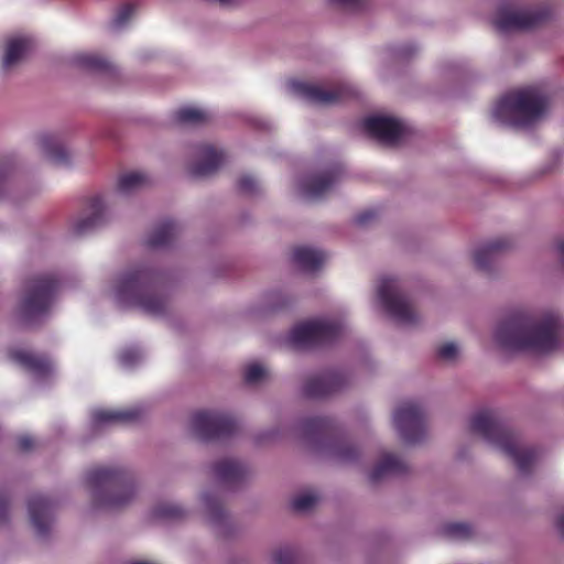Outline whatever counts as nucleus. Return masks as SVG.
Listing matches in <instances>:
<instances>
[{"label": "nucleus", "mask_w": 564, "mask_h": 564, "mask_svg": "<svg viewBox=\"0 0 564 564\" xmlns=\"http://www.w3.org/2000/svg\"><path fill=\"white\" fill-rule=\"evenodd\" d=\"M30 42L25 39H13L7 44L2 59V69L8 70L14 66L26 53Z\"/></svg>", "instance_id": "nucleus-26"}, {"label": "nucleus", "mask_w": 564, "mask_h": 564, "mask_svg": "<svg viewBox=\"0 0 564 564\" xmlns=\"http://www.w3.org/2000/svg\"><path fill=\"white\" fill-rule=\"evenodd\" d=\"M212 508H213V521L217 522L218 520H220L224 517V512L218 507H215V508L212 507Z\"/></svg>", "instance_id": "nucleus-46"}, {"label": "nucleus", "mask_w": 564, "mask_h": 564, "mask_svg": "<svg viewBox=\"0 0 564 564\" xmlns=\"http://www.w3.org/2000/svg\"><path fill=\"white\" fill-rule=\"evenodd\" d=\"M535 460H525V459H522V460H517V470L519 473H522V474H525L529 471V469L531 468V465L534 463Z\"/></svg>", "instance_id": "nucleus-44"}, {"label": "nucleus", "mask_w": 564, "mask_h": 564, "mask_svg": "<svg viewBox=\"0 0 564 564\" xmlns=\"http://www.w3.org/2000/svg\"><path fill=\"white\" fill-rule=\"evenodd\" d=\"M377 216L378 214L373 209L364 210L355 217V224L359 226H367L371 221H373L377 218Z\"/></svg>", "instance_id": "nucleus-39"}, {"label": "nucleus", "mask_w": 564, "mask_h": 564, "mask_svg": "<svg viewBox=\"0 0 564 564\" xmlns=\"http://www.w3.org/2000/svg\"><path fill=\"white\" fill-rule=\"evenodd\" d=\"M87 484L94 500L104 507L117 508L134 495L129 479L119 471L98 469L88 474Z\"/></svg>", "instance_id": "nucleus-5"}, {"label": "nucleus", "mask_w": 564, "mask_h": 564, "mask_svg": "<svg viewBox=\"0 0 564 564\" xmlns=\"http://www.w3.org/2000/svg\"><path fill=\"white\" fill-rule=\"evenodd\" d=\"M345 382L343 373L327 370L317 376L310 377L303 386V393L307 398H324L339 391Z\"/></svg>", "instance_id": "nucleus-14"}, {"label": "nucleus", "mask_w": 564, "mask_h": 564, "mask_svg": "<svg viewBox=\"0 0 564 564\" xmlns=\"http://www.w3.org/2000/svg\"><path fill=\"white\" fill-rule=\"evenodd\" d=\"M469 430L489 445L498 447L509 458H535V453L521 445L497 411L485 409L474 413L469 420Z\"/></svg>", "instance_id": "nucleus-4"}, {"label": "nucleus", "mask_w": 564, "mask_h": 564, "mask_svg": "<svg viewBox=\"0 0 564 564\" xmlns=\"http://www.w3.org/2000/svg\"><path fill=\"white\" fill-rule=\"evenodd\" d=\"M338 167L312 175L302 182V192L308 199L321 198L338 181Z\"/></svg>", "instance_id": "nucleus-20"}, {"label": "nucleus", "mask_w": 564, "mask_h": 564, "mask_svg": "<svg viewBox=\"0 0 564 564\" xmlns=\"http://www.w3.org/2000/svg\"><path fill=\"white\" fill-rule=\"evenodd\" d=\"M58 290V281L52 274L32 278L20 304V314L25 324H32L50 311Z\"/></svg>", "instance_id": "nucleus-6"}, {"label": "nucleus", "mask_w": 564, "mask_h": 564, "mask_svg": "<svg viewBox=\"0 0 564 564\" xmlns=\"http://www.w3.org/2000/svg\"><path fill=\"white\" fill-rule=\"evenodd\" d=\"M445 530L449 536L456 539L468 538L471 532L470 527L466 523H449Z\"/></svg>", "instance_id": "nucleus-35"}, {"label": "nucleus", "mask_w": 564, "mask_h": 564, "mask_svg": "<svg viewBox=\"0 0 564 564\" xmlns=\"http://www.w3.org/2000/svg\"><path fill=\"white\" fill-rule=\"evenodd\" d=\"M563 334L564 325L556 313L531 315L516 312L500 322L495 339L503 349L546 354L558 347Z\"/></svg>", "instance_id": "nucleus-1"}, {"label": "nucleus", "mask_w": 564, "mask_h": 564, "mask_svg": "<svg viewBox=\"0 0 564 564\" xmlns=\"http://www.w3.org/2000/svg\"><path fill=\"white\" fill-rule=\"evenodd\" d=\"M221 6H232L237 0H217Z\"/></svg>", "instance_id": "nucleus-50"}, {"label": "nucleus", "mask_w": 564, "mask_h": 564, "mask_svg": "<svg viewBox=\"0 0 564 564\" xmlns=\"http://www.w3.org/2000/svg\"><path fill=\"white\" fill-rule=\"evenodd\" d=\"M511 247L509 238H497L489 241L474 252V263L476 268L484 272H489L497 257Z\"/></svg>", "instance_id": "nucleus-22"}, {"label": "nucleus", "mask_w": 564, "mask_h": 564, "mask_svg": "<svg viewBox=\"0 0 564 564\" xmlns=\"http://www.w3.org/2000/svg\"><path fill=\"white\" fill-rule=\"evenodd\" d=\"M547 102V97L540 89L527 87L501 97L494 109V117L512 127H529L544 115Z\"/></svg>", "instance_id": "nucleus-3"}, {"label": "nucleus", "mask_w": 564, "mask_h": 564, "mask_svg": "<svg viewBox=\"0 0 564 564\" xmlns=\"http://www.w3.org/2000/svg\"><path fill=\"white\" fill-rule=\"evenodd\" d=\"M180 232L178 225L171 220L160 223L149 235L147 246L150 248L166 247L173 242Z\"/></svg>", "instance_id": "nucleus-24"}, {"label": "nucleus", "mask_w": 564, "mask_h": 564, "mask_svg": "<svg viewBox=\"0 0 564 564\" xmlns=\"http://www.w3.org/2000/svg\"><path fill=\"white\" fill-rule=\"evenodd\" d=\"M7 175V169H0V188L2 187Z\"/></svg>", "instance_id": "nucleus-47"}, {"label": "nucleus", "mask_w": 564, "mask_h": 564, "mask_svg": "<svg viewBox=\"0 0 564 564\" xmlns=\"http://www.w3.org/2000/svg\"><path fill=\"white\" fill-rule=\"evenodd\" d=\"M138 7L139 0H124V2L119 6L117 13L112 19V26L117 29L123 26L130 20Z\"/></svg>", "instance_id": "nucleus-32"}, {"label": "nucleus", "mask_w": 564, "mask_h": 564, "mask_svg": "<svg viewBox=\"0 0 564 564\" xmlns=\"http://www.w3.org/2000/svg\"><path fill=\"white\" fill-rule=\"evenodd\" d=\"M378 297L384 310L399 323L412 325L417 322V314L406 296L400 291L399 281L382 279L378 288Z\"/></svg>", "instance_id": "nucleus-9"}, {"label": "nucleus", "mask_w": 564, "mask_h": 564, "mask_svg": "<svg viewBox=\"0 0 564 564\" xmlns=\"http://www.w3.org/2000/svg\"><path fill=\"white\" fill-rule=\"evenodd\" d=\"M267 376V370L259 364L248 365L245 369L243 378L249 384L261 381Z\"/></svg>", "instance_id": "nucleus-34"}, {"label": "nucleus", "mask_w": 564, "mask_h": 564, "mask_svg": "<svg viewBox=\"0 0 564 564\" xmlns=\"http://www.w3.org/2000/svg\"><path fill=\"white\" fill-rule=\"evenodd\" d=\"M302 431L307 440L324 444L336 436L337 426L330 417L314 416L303 421Z\"/></svg>", "instance_id": "nucleus-18"}, {"label": "nucleus", "mask_w": 564, "mask_h": 564, "mask_svg": "<svg viewBox=\"0 0 564 564\" xmlns=\"http://www.w3.org/2000/svg\"><path fill=\"white\" fill-rule=\"evenodd\" d=\"M163 514L167 517H173L177 514V510L175 508H172L170 510L164 511Z\"/></svg>", "instance_id": "nucleus-49"}, {"label": "nucleus", "mask_w": 564, "mask_h": 564, "mask_svg": "<svg viewBox=\"0 0 564 564\" xmlns=\"http://www.w3.org/2000/svg\"><path fill=\"white\" fill-rule=\"evenodd\" d=\"M457 347L454 343H445L437 349V357L442 360H453L457 356Z\"/></svg>", "instance_id": "nucleus-37"}, {"label": "nucleus", "mask_w": 564, "mask_h": 564, "mask_svg": "<svg viewBox=\"0 0 564 564\" xmlns=\"http://www.w3.org/2000/svg\"><path fill=\"white\" fill-rule=\"evenodd\" d=\"M18 447L22 451H30L35 447L36 440L30 435H22L17 440Z\"/></svg>", "instance_id": "nucleus-40"}, {"label": "nucleus", "mask_w": 564, "mask_h": 564, "mask_svg": "<svg viewBox=\"0 0 564 564\" xmlns=\"http://www.w3.org/2000/svg\"><path fill=\"white\" fill-rule=\"evenodd\" d=\"M143 411L140 406L127 409H99L94 411L93 421L95 425L102 426L108 424H128L139 421Z\"/></svg>", "instance_id": "nucleus-19"}, {"label": "nucleus", "mask_w": 564, "mask_h": 564, "mask_svg": "<svg viewBox=\"0 0 564 564\" xmlns=\"http://www.w3.org/2000/svg\"><path fill=\"white\" fill-rule=\"evenodd\" d=\"M318 501V496L315 492H302L293 498L292 508L299 512H306L311 510Z\"/></svg>", "instance_id": "nucleus-33"}, {"label": "nucleus", "mask_w": 564, "mask_h": 564, "mask_svg": "<svg viewBox=\"0 0 564 564\" xmlns=\"http://www.w3.org/2000/svg\"><path fill=\"white\" fill-rule=\"evenodd\" d=\"M129 564H153V563L148 562V561H134V562H131Z\"/></svg>", "instance_id": "nucleus-51"}, {"label": "nucleus", "mask_w": 564, "mask_h": 564, "mask_svg": "<svg viewBox=\"0 0 564 564\" xmlns=\"http://www.w3.org/2000/svg\"><path fill=\"white\" fill-rule=\"evenodd\" d=\"M292 260L302 270L315 271L323 265L326 260V254L321 250L308 247H296L293 250Z\"/></svg>", "instance_id": "nucleus-25"}, {"label": "nucleus", "mask_w": 564, "mask_h": 564, "mask_svg": "<svg viewBox=\"0 0 564 564\" xmlns=\"http://www.w3.org/2000/svg\"><path fill=\"white\" fill-rule=\"evenodd\" d=\"M558 249L564 260V242L560 243Z\"/></svg>", "instance_id": "nucleus-53"}, {"label": "nucleus", "mask_w": 564, "mask_h": 564, "mask_svg": "<svg viewBox=\"0 0 564 564\" xmlns=\"http://www.w3.org/2000/svg\"><path fill=\"white\" fill-rule=\"evenodd\" d=\"M149 183L147 174L141 172H129L120 175L117 189L120 194L129 195Z\"/></svg>", "instance_id": "nucleus-27"}, {"label": "nucleus", "mask_w": 564, "mask_h": 564, "mask_svg": "<svg viewBox=\"0 0 564 564\" xmlns=\"http://www.w3.org/2000/svg\"><path fill=\"white\" fill-rule=\"evenodd\" d=\"M74 62L85 68V69H89V70H95V72H108V70H111V64L105 59L104 57L99 56V55H96V54H91V53H79V54H76L74 56Z\"/></svg>", "instance_id": "nucleus-29"}, {"label": "nucleus", "mask_w": 564, "mask_h": 564, "mask_svg": "<svg viewBox=\"0 0 564 564\" xmlns=\"http://www.w3.org/2000/svg\"><path fill=\"white\" fill-rule=\"evenodd\" d=\"M8 501L3 496H0V522L7 519L8 514Z\"/></svg>", "instance_id": "nucleus-45"}, {"label": "nucleus", "mask_w": 564, "mask_h": 564, "mask_svg": "<svg viewBox=\"0 0 564 564\" xmlns=\"http://www.w3.org/2000/svg\"><path fill=\"white\" fill-rule=\"evenodd\" d=\"M197 153L199 160L189 166V173L195 177H205L214 174L225 159L223 151L209 144L199 145Z\"/></svg>", "instance_id": "nucleus-16"}, {"label": "nucleus", "mask_w": 564, "mask_h": 564, "mask_svg": "<svg viewBox=\"0 0 564 564\" xmlns=\"http://www.w3.org/2000/svg\"><path fill=\"white\" fill-rule=\"evenodd\" d=\"M274 562L275 564H295V554L289 547L280 549L274 554Z\"/></svg>", "instance_id": "nucleus-38"}, {"label": "nucleus", "mask_w": 564, "mask_h": 564, "mask_svg": "<svg viewBox=\"0 0 564 564\" xmlns=\"http://www.w3.org/2000/svg\"><path fill=\"white\" fill-rule=\"evenodd\" d=\"M28 511L30 521L36 533L40 536H45L53 521L52 502L41 495H34L28 501Z\"/></svg>", "instance_id": "nucleus-15"}, {"label": "nucleus", "mask_w": 564, "mask_h": 564, "mask_svg": "<svg viewBox=\"0 0 564 564\" xmlns=\"http://www.w3.org/2000/svg\"><path fill=\"white\" fill-rule=\"evenodd\" d=\"M333 4H337L344 8L360 9L364 0H328Z\"/></svg>", "instance_id": "nucleus-43"}, {"label": "nucleus", "mask_w": 564, "mask_h": 564, "mask_svg": "<svg viewBox=\"0 0 564 564\" xmlns=\"http://www.w3.org/2000/svg\"><path fill=\"white\" fill-rule=\"evenodd\" d=\"M380 458H387V459H390V458H397L394 455L392 454H383Z\"/></svg>", "instance_id": "nucleus-52"}, {"label": "nucleus", "mask_w": 564, "mask_h": 564, "mask_svg": "<svg viewBox=\"0 0 564 564\" xmlns=\"http://www.w3.org/2000/svg\"><path fill=\"white\" fill-rule=\"evenodd\" d=\"M174 120L180 124H200L209 120V115L198 108L184 107L174 112Z\"/></svg>", "instance_id": "nucleus-30"}, {"label": "nucleus", "mask_w": 564, "mask_h": 564, "mask_svg": "<svg viewBox=\"0 0 564 564\" xmlns=\"http://www.w3.org/2000/svg\"><path fill=\"white\" fill-rule=\"evenodd\" d=\"M240 460H218L215 466L216 477L221 482H235L242 478L243 471L239 465Z\"/></svg>", "instance_id": "nucleus-28"}, {"label": "nucleus", "mask_w": 564, "mask_h": 564, "mask_svg": "<svg viewBox=\"0 0 564 564\" xmlns=\"http://www.w3.org/2000/svg\"><path fill=\"white\" fill-rule=\"evenodd\" d=\"M159 274L139 265L122 273L118 279L116 293L118 300L126 305L140 307L151 315H163L166 300L158 292Z\"/></svg>", "instance_id": "nucleus-2"}, {"label": "nucleus", "mask_w": 564, "mask_h": 564, "mask_svg": "<svg viewBox=\"0 0 564 564\" xmlns=\"http://www.w3.org/2000/svg\"><path fill=\"white\" fill-rule=\"evenodd\" d=\"M404 462L405 460H379V464L370 474V479L376 481L389 475L401 474L404 469Z\"/></svg>", "instance_id": "nucleus-31"}, {"label": "nucleus", "mask_w": 564, "mask_h": 564, "mask_svg": "<svg viewBox=\"0 0 564 564\" xmlns=\"http://www.w3.org/2000/svg\"><path fill=\"white\" fill-rule=\"evenodd\" d=\"M343 332L339 323L314 319L295 325L289 336V344L295 349L314 348L336 340Z\"/></svg>", "instance_id": "nucleus-7"}, {"label": "nucleus", "mask_w": 564, "mask_h": 564, "mask_svg": "<svg viewBox=\"0 0 564 564\" xmlns=\"http://www.w3.org/2000/svg\"><path fill=\"white\" fill-rule=\"evenodd\" d=\"M10 359L30 373L39 378L48 376L52 371L51 360L44 356L24 349H12L9 352Z\"/></svg>", "instance_id": "nucleus-17"}, {"label": "nucleus", "mask_w": 564, "mask_h": 564, "mask_svg": "<svg viewBox=\"0 0 564 564\" xmlns=\"http://www.w3.org/2000/svg\"><path fill=\"white\" fill-rule=\"evenodd\" d=\"M393 421L402 440L408 444L420 443L426 433L423 409L415 402H404L394 412Z\"/></svg>", "instance_id": "nucleus-11"}, {"label": "nucleus", "mask_w": 564, "mask_h": 564, "mask_svg": "<svg viewBox=\"0 0 564 564\" xmlns=\"http://www.w3.org/2000/svg\"><path fill=\"white\" fill-rule=\"evenodd\" d=\"M292 88L295 94L308 102L323 106L340 102L354 95L352 89L343 83H337L332 88L324 89L315 84L293 82Z\"/></svg>", "instance_id": "nucleus-12"}, {"label": "nucleus", "mask_w": 564, "mask_h": 564, "mask_svg": "<svg viewBox=\"0 0 564 564\" xmlns=\"http://www.w3.org/2000/svg\"><path fill=\"white\" fill-rule=\"evenodd\" d=\"M557 527L562 536H564V516L560 518Z\"/></svg>", "instance_id": "nucleus-48"}, {"label": "nucleus", "mask_w": 564, "mask_h": 564, "mask_svg": "<svg viewBox=\"0 0 564 564\" xmlns=\"http://www.w3.org/2000/svg\"><path fill=\"white\" fill-rule=\"evenodd\" d=\"M335 458H360V454L356 447L345 446L340 449V452L336 455Z\"/></svg>", "instance_id": "nucleus-42"}, {"label": "nucleus", "mask_w": 564, "mask_h": 564, "mask_svg": "<svg viewBox=\"0 0 564 564\" xmlns=\"http://www.w3.org/2000/svg\"><path fill=\"white\" fill-rule=\"evenodd\" d=\"M258 183L257 181L250 176V175H242L238 180V189L240 193L243 194H253L257 192Z\"/></svg>", "instance_id": "nucleus-36"}, {"label": "nucleus", "mask_w": 564, "mask_h": 564, "mask_svg": "<svg viewBox=\"0 0 564 564\" xmlns=\"http://www.w3.org/2000/svg\"><path fill=\"white\" fill-rule=\"evenodd\" d=\"M104 203L100 196H93L87 199L86 209L89 215L78 219L74 226L73 231L77 236L86 235L105 223Z\"/></svg>", "instance_id": "nucleus-21"}, {"label": "nucleus", "mask_w": 564, "mask_h": 564, "mask_svg": "<svg viewBox=\"0 0 564 564\" xmlns=\"http://www.w3.org/2000/svg\"><path fill=\"white\" fill-rule=\"evenodd\" d=\"M139 359V354L133 349H127L121 352L120 361L124 366H131Z\"/></svg>", "instance_id": "nucleus-41"}, {"label": "nucleus", "mask_w": 564, "mask_h": 564, "mask_svg": "<svg viewBox=\"0 0 564 564\" xmlns=\"http://www.w3.org/2000/svg\"><path fill=\"white\" fill-rule=\"evenodd\" d=\"M194 433L204 441L227 437L238 430V421L230 414L216 411H197L191 420Z\"/></svg>", "instance_id": "nucleus-8"}, {"label": "nucleus", "mask_w": 564, "mask_h": 564, "mask_svg": "<svg viewBox=\"0 0 564 564\" xmlns=\"http://www.w3.org/2000/svg\"><path fill=\"white\" fill-rule=\"evenodd\" d=\"M44 155L57 165L69 163V153L58 137L54 134H42L39 139Z\"/></svg>", "instance_id": "nucleus-23"}, {"label": "nucleus", "mask_w": 564, "mask_h": 564, "mask_svg": "<svg viewBox=\"0 0 564 564\" xmlns=\"http://www.w3.org/2000/svg\"><path fill=\"white\" fill-rule=\"evenodd\" d=\"M362 129L378 141L394 145L405 133V127L395 118L386 116H370L362 120Z\"/></svg>", "instance_id": "nucleus-13"}, {"label": "nucleus", "mask_w": 564, "mask_h": 564, "mask_svg": "<svg viewBox=\"0 0 564 564\" xmlns=\"http://www.w3.org/2000/svg\"><path fill=\"white\" fill-rule=\"evenodd\" d=\"M550 17V10L546 8H536L534 10H512L507 7H501L497 17L494 20L495 28L502 33L511 31H525L531 30Z\"/></svg>", "instance_id": "nucleus-10"}]
</instances>
